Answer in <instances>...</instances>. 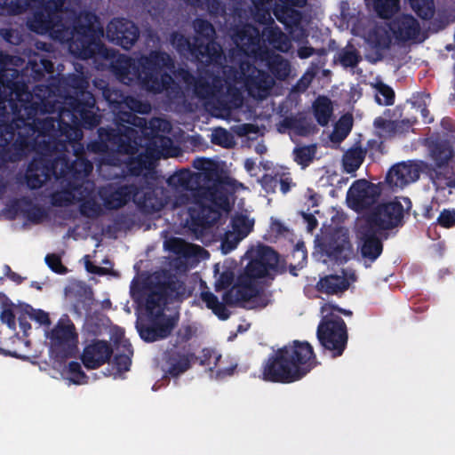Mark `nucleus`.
<instances>
[{"label":"nucleus","mask_w":455,"mask_h":455,"mask_svg":"<svg viewBox=\"0 0 455 455\" xmlns=\"http://www.w3.org/2000/svg\"><path fill=\"white\" fill-rule=\"evenodd\" d=\"M45 260L48 266L57 273H63L65 267L62 266L60 259L55 254L47 255Z\"/></svg>","instance_id":"nucleus-41"},{"label":"nucleus","mask_w":455,"mask_h":455,"mask_svg":"<svg viewBox=\"0 0 455 455\" xmlns=\"http://www.w3.org/2000/svg\"><path fill=\"white\" fill-rule=\"evenodd\" d=\"M330 257L339 261H345L352 255L351 245L347 241L346 232L338 234V240L331 244L327 251Z\"/></svg>","instance_id":"nucleus-23"},{"label":"nucleus","mask_w":455,"mask_h":455,"mask_svg":"<svg viewBox=\"0 0 455 455\" xmlns=\"http://www.w3.org/2000/svg\"><path fill=\"white\" fill-rule=\"evenodd\" d=\"M125 105L132 111L139 113H148L151 109V107L148 103L141 102L133 98H127L125 100Z\"/></svg>","instance_id":"nucleus-38"},{"label":"nucleus","mask_w":455,"mask_h":455,"mask_svg":"<svg viewBox=\"0 0 455 455\" xmlns=\"http://www.w3.org/2000/svg\"><path fill=\"white\" fill-rule=\"evenodd\" d=\"M293 257H296L297 259H301L302 260H304L306 259V253L302 248H300L299 245H297V248L293 252Z\"/></svg>","instance_id":"nucleus-55"},{"label":"nucleus","mask_w":455,"mask_h":455,"mask_svg":"<svg viewBox=\"0 0 455 455\" xmlns=\"http://www.w3.org/2000/svg\"><path fill=\"white\" fill-rule=\"evenodd\" d=\"M253 163L250 162L249 160L246 161L245 166L247 170H251L252 168Z\"/></svg>","instance_id":"nucleus-60"},{"label":"nucleus","mask_w":455,"mask_h":455,"mask_svg":"<svg viewBox=\"0 0 455 455\" xmlns=\"http://www.w3.org/2000/svg\"><path fill=\"white\" fill-rule=\"evenodd\" d=\"M265 147L264 146H258L257 147V151L259 152V153H263L265 151Z\"/></svg>","instance_id":"nucleus-61"},{"label":"nucleus","mask_w":455,"mask_h":455,"mask_svg":"<svg viewBox=\"0 0 455 455\" xmlns=\"http://www.w3.org/2000/svg\"><path fill=\"white\" fill-rule=\"evenodd\" d=\"M358 238L361 254L364 259L375 260L382 251V244L379 238V230L358 220Z\"/></svg>","instance_id":"nucleus-12"},{"label":"nucleus","mask_w":455,"mask_h":455,"mask_svg":"<svg viewBox=\"0 0 455 455\" xmlns=\"http://www.w3.org/2000/svg\"><path fill=\"white\" fill-rule=\"evenodd\" d=\"M364 152L360 148L348 150L343 157V165L347 172H353L362 164L364 158Z\"/></svg>","instance_id":"nucleus-25"},{"label":"nucleus","mask_w":455,"mask_h":455,"mask_svg":"<svg viewBox=\"0 0 455 455\" xmlns=\"http://www.w3.org/2000/svg\"><path fill=\"white\" fill-rule=\"evenodd\" d=\"M52 174L60 180L62 191L54 194V203L82 202L81 212L87 217H97L103 212V206L97 202L96 194L92 191L93 184L84 180L92 172V165L83 158L77 157L72 167L68 166L65 158H59L52 164Z\"/></svg>","instance_id":"nucleus-4"},{"label":"nucleus","mask_w":455,"mask_h":455,"mask_svg":"<svg viewBox=\"0 0 455 455\" xmlns=\"http://www.w3.org/2000/svg\"><path fill=\"white\" fill-rule=\"evenodd\" d=\"M111 348L107 342L98 341L87 346L83 353L82 361L88 369H95L105 363L110 357Z\"/></svg>","instance_id":"nucleus-17"},{"label":"nucleus","mask_w":455,"mask_h":455,"mask_svg":"<svg viewBox=\"0 0 455 455\" xmlns=\"http://www.w3.org/2000/svg\"><path fill=\"white\" fill-rule=\"evenodd\" d=\"M254 220L250 219L247 215H236L232 220L231 230H228L223 240V249L227 251L234 249L237 243L243 240L252 230Z\"/></svg>","instance_id":"nucleus-15"},{"label":"nucleus","mask_w":455,"mask_h":455,"mask_svg":"<svg viewBox=\"0 0 455 455\" xmlns=\"http://www.w3.org/2000/svg\"><path fill=\"white\" fill-rule=\"evenodd\" d=\"M379 194L380 189L378 185L359 180L349 188L347 202L350 208L359 212L372 204Z\"/></svg>","instance_id":"nucleus-10"},{"label":"nucleus","mask_w":455,"mask_h":455,"mask_svg":"<svg viewBox=\"0 0 455 455\" xmlns=\"http://www.w3.org/2000/svg\"><path fill=\"white\" fill-rule=\"evenodd\" d=\"M311 54L310 52V50L308 49H305V50H299V55L301 57V58H307V57H309Z\"/></svg>","instance_id":"nucleus-58"},{"label":"nucleus","mask_w":455,"mask_h":455,"mask_svg":"<svg viewBox=\"0 0 455 455\" xmlns=\"http://www.w3.org/2000/svg\"><path fill=\"white\" fill-rule=\"evenodd\" d=\"M127 132H128L127 137H128V138H131L132 134L133 133V130H132V129L128 128V129H127Z\"/></svg>","instance_id":"nucleus-62"},{"label":"nucleus","mask_w":455,"mask_h":455,"mask_svg":"<svg viewBox=\"0 0 455 455\" xmlns=\"http://www.w3.org/2000/svg\"><path fill=\"white\" fill-rule=\"evenodd\" d=\"M7 127H1L0 128V147H4L9 140H12V133L7 132L6 136L4 138H2L4 130H6Z\"/></svg>","instance_id":"nucleus-52"},{"label":"nucleus","mask_w":455,"mask_h":455,"mask_svg":"<svg viewBox=\"0 0 455 455\" xmlns=\"http://www.w3.org/2000/svg\"><path fill=\"white\" fill-rule=\"evenodd\" d=\"M340 62L345 67H353L358 62V56L352 49H347L340 53Z\"/></svg>","instance_id":"nucleus-39"},{"label":"nucleus","mask_w":455,"mask_h":455,"mask_svg":"<svg viewBox=\"0 0 455 455\" xmlns=\"http://www.w3.org/2000/svg\"><path fill=\"white\" fill-rule=\"evenodd\" d=\"M374 9L382 18H388L398 11V0H375Z\"/></svg>","instance_id":"nucleus-28"},{"label":"nucleus","mask_w":455,"mask_h":455,"mask_svg":"<svg viewBox=\"0 0 455 455\" xmlns=\"http://www.w3.org/2000/svg\"><path fill=\"white\" fill-rule=\"evenodd\" d=\"M332 115L331 100L326 97H319L315 101V118L321 125H325Z\"/></svg>","instance_id":"nucleus-24"},{"label":"nucleus","mask_w":455,"mask_h":455,"mask_svg":"<svg viewBox=\"0 0 455 455\" xmlns=\"http://www.w3.org/2000/svg\"><path fill=\"white\" fill-rule=\"evenodd\" d=\"M278 262L277 254L269 247L259 248L239 276L237 283L225 296L228 303L249 302L260 292V279L267 275Z\"/></svg>","instance_id":"nucleus-6"},{"label":"nucleus","mask_w":455,"mask_h":455,"mask_svg":"<svg viewBox=\"0 0 455 455\" xmlns=\"http://www.w3.org/2000/svg\"><path fill=\"white\" fill-rule=\"evenodd\" d=\"M28 315L31 319L36 320L41 324L49 325L50 320L48 314L42 311V310H36L33 308H30L29 312H28Z\"/></svg>","instance_id":"nucleus-42"},{"label":"nucleus","mask_w":455,"mask_h":455,"mask_svg":"<svg viewBox=\"0 0 455 455\" xmlns=\"http://www.w3.org/2000/svg\"><path fill=\"white\" fill-rule=\"evenodd\" d=\"M214 164L206 159H197L194 166L200 172L192 173L183 170L169 179V184L180 189L182 194L176 200V206L187 205L193 224L204 227L215 222L221 212L230 210V200L226 186L215 182L212 187H200L199 184L207 178V172L213 169Z\"/></svg>","instance_id":"nucleus-3"},{"label":"nucleus","mask_w":455,"mask_h":455,"mask_svg":"<svg viewBox=\"0 0 455 455\" xmlns=\"http://www.w3.org/2000/svg\"><path fill=\"white\" fill-rule=\"evenodd\" d=\"M68 371L72 375L69 379L74 384H82L84 379V373L81 371V366L76 362H72L68 365Z\"/></svg>","instance_id":"nucleus-40"},{"label":"nucleus","mask_w":455,"mask_h":455,"mask_svg":"<svg viewBox=\"0 0 455 455\" xmlns=\"http://www.w3.org/2000/svg\"><path fill=\"white\" fill-rule=\"evenodd\" d=\"M312 348L308 342L293 341L277 350L262 372L263 379L274 382H292L310 371Z\"/></svg>","instance_id":"nucleus-5"},{"label":"nucleus","mask_w":455,"mask_h":455,"mask_svg":"<svg viewBox=\"0 0 455 455\" xmlns=\"http://www.w3.org/2000/svg\"><path fill=\"white\" fill-rule=\"evenodd\" d=\"M164 246L167 250L184 256L195 255L203 257V255L207 254V252L201 247L188 243L180 238H171L166 240Z\"/></svg>","instance_id":"nucleus-21"},{"label":"nucleus","mask_w":455,"mask_h":455,"mask_svg":"<svg viewBox=\"0 0 455 455\" xmlns=\"http://www.w3.org/2000/svg\"><path fill=\"white\" fill-rule=\"evenodd\" d=\"M232 371V369H228L227 371H224V370H221V369H219L218 370V374L219 375H225V374H230Z\"/></svg>","instance_id":"nucleus-59"},{"label":"nucleus","mask_w":455,"mask_h":455,"mask_svg":"<svg viewBox=\"0 0 455 455\" xmlns=\"http://www.w3.org/2000/svg\"><path fill=\"white\" fill-rule=\"evenodd\" d=\"M341 310L331 303L321 307L322 320L318 326L317 336L321 344L332 351L333 355H340L347 344L346 325L339 316Z\"/></svg>","instance_id":"nucleus-7"},{"label":"nucleus","mask_w":455,"mask_h":455,"mask_svg":"<svg viewBox=\"0 0 455 455\" xmlns=\"http://www.w3.org/2000/svg\"><path fill=\"white\" fill-rule=\"evenodd\" d=\"M277 38L274 39L272 44L273 46L281 52H287L290 49V41L287 36L281 32L276 34Z\"/></svg>","instance_id":"nucleus-43"},{"label":"nucleus","mask_w":455,"mask_h":455,"mask_svg":"<svg viewBox=\"0 0 455 455\" xmlns=\"http://www.w3.org/2000/svg\"><path fill=\"white\" fill-rule=\"evenodd\" d=\"M150 127L152 128V130L157 129V130L163 131V132L170 130L169 123L163 119H160V118H156V119L151 120Z\"/></svg>","instance_id":"nucleus-47"},{"label":"nucleus","mask_w":455,"mask_h":455,"mask_svg":"<svg viewBox=\"0 0 455 455\" xmlns=\"http://www.w3.org/2000/svg\"><path fill=\"white\" fill-rule=\"evenodd\" d=\"M45 122H46L49 125H51V126H52V127L54 126L53 121H52V119H50V120L45 119Z\"/></svg>","instance_id":"nucleus-63"},{"label":"nucleus","mask_w":455,"mask_h":455,"mask_svg":"<svg viewBox=\"0 0 455 455\" xmlns=\"http://www.w3.org/2000/svg\"><path fill=\"white\" fill-rule=\"evenodd\" d=\"M1 320L3 323H6L10 328H14L15 326V316L12 311L9 308H4L1 313Z\"/></svg>","instance_id":"nucleus-45"},{"label":"nucleus","mask_w":455,"mask_h":455,"mask_svg":"<svg viewBox=\"0 0 455 455\" xmlns=\"http://www.w3.org/2000/svg\"><path fill=\"white\" fill-rule=\"evenodd\" d=\"M291 187V183L288 179H282L280 180V188L283 193H286L289 191Z\"/></svg>","instance_id":"nucleus-54"},{"label":"nucleus","mask_w":455,"mask_h":455,"mask_svg":"<svg viewBox=\"0 0 455 455\" xmlns=\"http://www.w3.org/2000/svg\"><path fill=\"white\" fill-rule=\"evenodd\" d=\"M117 368L120 371H128L131 365V361L126 355H120L116 358Z\"/></svg>","instance_id":"nucleus-49"},{"label":"nucleus","mask_w":455,"mask_h":455,"mask_svg":"<svg viewBox=\"0 0 455 455\" xmlns=\"http://www.w3.org/2000/svg\"><path fill=\"white\" fill-rule=\"evenodd\" d=\"M419 177V165L414 162H404L393 166L387 174V180L390 186L403 188L416 181Z\"/></svg>","instance_id":"nucleus-16"},{"label":"nucleus","mask_w":455,"mask_h":455,"mask_svg":"<svg viewBox=\"0 0 455 455\" xmlns=\"http://www.w3.org/2000/svg\"><path fill=\"white\" fill-rule=\"evenodd\" d=\"M188 368V360L182 359L179 363V369H177L176 367H173L171 372L173 375H178V374H180L181 372H184Z\"/></svg>","instance_id":"nucleus-51"},{"label":"nucleus","mask_w":455,"mask_h":455,"mask_svg":"<svg viewBox=\"0 0 455 455\" xmlns=\"http://www.w3.org/2000/svg\"><path fill=\"white\" fill-rule=\"evenodd\" d=\"M271 229L273 232L278 235H288L290 233V229L287 226L282 223L280 220H273L271 223Z\"/></svg>","instance_id":"nucleus-46"},{"label":"nucleus","mask_w":455,"mask_h":455,"mask_svg":"<svg viewBox=\"0 0 455 455\" xmlns=\"http://www.w3.org/2000/svg\"><path fill=\"white\" fill-rule=\"evenodd\" d=\"M234 132L239 136H245L251 132H256V129L251 124H244L235 126Z\"/></svg>","instance_id":"nucleus-48"},{"label":"nucleus","mask_w":455,"mask_h":455,"mask_svg":"<svg viewBox=\"0 0 455 455\" xmlns=\"http://www.w3.org/2000/svg\"><path fill=\"white\" fill-rule=\"evenodd\" d=\"M62 0H7L0 4V14H19L30 8L33 14L27 25L37 34H48L52 39L70 42L69 51L81 59L102 57L117 78L125 84L139 82L146 90L159 92L173 82L167 70L172 68L166 53L153 52L138 62L109 51L100 44L103 29L92 13L76 15L75 11L64 10Z\"/></svg>","instance_id":"nucleus-1"},{"label":"nucleus","mask_w":455,"mask_h":455,"mask_svg":"<svg viewBox=\"0 0 455 455\" xmlns=\"http://www.w3.org/2000/svg\"><path fill=\"white\" fill-rule=\"evenodd\" d=\"M311 226H312V222L310 220H308V228H311Z\"/></svg>","instance_id":"nucleus-64"},{"label":"nucleus","mask_w":455,"mask_h":455,"mask_svg":"<svg viewBox=\"0 0 455 455\" xmlns=\"http://www.w3.org/2000/svg\"><path fill=\"white\" fill-rule=\"evenodd\" d=\"M352 127V117L350 116H343L335 124L334 130L330 135L331 141L339 143L349 133Z\"/></svg>","instance_id":"nucleus-26"},{"label":"nucleus","mask_w":455,"mask_h":455,"mask_svg":"<svg viewBox=\"0 0 455 455\" xmlns=\"http://www.w3.org/2000/svg\"><path fill=\"white\" fill-rule=\"evenodd\" d=\"M201 298L203 301L206 304V307L212 310V312L218 315L221 319H227L228 317V313L225 307V306L220 303L217 297L212 293L205 291L202 292Z\"/></svg>","instance_id":"nucleus-27"},{"label":"nucleus","mask_w":455,"mask_h":455,"mask_svg":"<svg viewBox=\"0 0 455 455\" xmlns=\"http://www.w3.org/2000/svg\"><path fill=\"white\" fill-rule=\"evenodd\" d=\"M275 15L277 20L287 25L297 23L299 20V14L289 6H276Z\"/></svg>","instance_id":"nucleus-30"},{"label":"nucleus","mask_w":455,"mask_h":455,"mask_svg":"<svg viewBox=\"0 0 455 455\" xmlns=\"http://www.w3.org/2000/svg\"><path fill=\"white\" fill-rule=\"evenodd\" d=\"M49 177V169L43 160L34 161L26 174L28 186L31 188H40Z\"/></svg>","instance_id":"nucleus-20"},{"label":"nucleus","mask_w":455,"mask_h":455,"mask_svg":"<svg viewBox=\"0 0 455 455\" xmlns=\"http://www.w3.org/2000/svg\"><path fill=\"white\" fill-rule=\"evenodd\" d=\"M122 120L125 121L128 124H134V125H141L142 124V121L141 120H139L138 123H136L135 117L133 116H132V115H128L126 119L122 118Z\"/></svg>","instance_id":"nucleus-56"},{"label":"nucleus","mask_w":455,"mask_h":455,"mask_svg":"<svg viewBox=\"0 0 455 455\" xmlns=\"http://www.w3.org/2000/svg\"><path fill=\"white\" fill-rule=\"evenodd\" d=\"M85 267L89 272L96 273V274H103L104 271L101 267H96L92 265V263L89 260L88 257L84 258Z\"/></svg>","instance_id":"nucleus-50"},{"label":"nucleus","mask_w":455,"mask_h":455,"mask_svg":"<svg viewBox=\"0 0 455 455\" xmlns=\"http://www.w3.org/2000/svg\"><path fill=\"white\" fill-rule=\"evenodd\" d=\"M172 141L169 138L155 134L148 150V156L153 159L172 156Z\"/></svg>","instance_id":"nucleus-22"},{"label":"nucleus","mask_w":455,"mask_h":455,"mask_svg":"<svg viewBox=\"0 0 455 455\" xmlns=\"http://www.w3.org/2000/svg\"><path fill=\"white\" fill-rule=\"evenodd\" d=\"M233 280V275L232 273L226 271L223 272L219 279L216 281V287L218 289L225 288L226 286L229 285Z\"/></svg>","instance_id":"nucleus-44"},{"label":"nucleus","mask_w":455,"mask_h":455,"mask_svg":"<svg viewBox=\"0 0 455 455\" xmlns=\"http://www.w3.org/2000/svg\"><path fill=\"white\" fill-rule=\"evenodd\" d=\"M107 37L124 49H130L136 42L139 33L136 26L126 20H114L107 27Z\"/></svg>","instance_id":"nucleus-11"},{"label":"nucleus","mask_w":455,"mask_h":455,"mask_svg":"<svg viewBox=\"0 0 455 455\" xmlns=\"http://www.w3.org/2000/svg\"><path fill=\"white\" fill-rule=\"evenodd\" d=\"M180 75L182 76L186 84H188V85H192L195 79L188 72L182 70Z\"/></svg>","instance_id":"nucleus-53"},{"label":"nucleus","mask_w":455,"mask_h":455,"mask_svg":"<svg viewBox=\"0 0 455 455\" xmlns=\"http://www.w3.org/2000/svg\"><path fill=\"white\" fill-rule=\"evenodd\" d=\"M391 39L390 33L386 27H379L369 35L368 40L376 45L386 46Z\"/></svg>","instance_id":"nucleus-34"},{"label":"nucleus","mask_w":455,"mask_h":455,"mask_svg":"<svg viewBox=\"0 0 455 455\" xmlns=\"http://www.w3.org/2000/svg\"><path fill=\"white\" fill-rule=\"evenodd\" d=\"M437 221L443 228L453 227L455 225V209L442 211Z\"/></svg>","instance_id":"nucleus-37"},{"label":"nucleus","mask_w":455,"mask_h":455,"mask_svg":"<svg viewBox=\"0 0 455 455\" xmlns=\"http://www.w3.org/2000/svg\"><path fill=\"white\" fill-rule=\"evenodd\" d=\"M212 140L218 145L230 148L234 145L233 136L223 128H216L212 134Z\"/></svg>","instance_id":"nucleus-32"},{"label":"nucleus","mask_w":455,"mask_h":455,"mask_svg":"<svg viewBox=\"0 0 455 455\" xmlns=\"http://www.w3.org/2000/svg\"><path fill=\"white\" fill-rule=\"evenodd\" d=\"M143 204L146 207H152L156 210H158L162 206V204H160L157 206L155 205L153 203L150 202V198H146L145 201L143 202Z\"/></svg>","instance_id":"nucleus-57"},{"label":"nucleus","mask_w":455,"mask_h":455,"mask_svg":"<svg viewBox=\"0 0 455 455\" xmlns=\"http://www.w3.org/2000/svg\"><path fill=\"white\" fill-rule=\"evenodd\" d=\"M378 133L381 137H390L396 133L397 124L395 122L389 121L384 117H378L374 122Z\"/></svg>","instance_id":"nucleus-31"},{"label":"nucleus","mask_w":455,"mask_h":455,"mask_svg":"<svg viewBox=\"0 0 455 455\" xmlns=\"http://www.w3.org/2000/svg\"><path fill=\"white\" fill-rule=\"evenodd\" d=\"M134 192L133 186L115 187L109 185L99 191V196L105 207L117 209L124 205L131 199L132 195H134L135 201H139V194Z\"/></svg>","instance_id":"nucleus-13"},{"label":"nucleus","mask_w":455,"mask_h":455,"mask_svg":"<svg viewBox=\"0 0 455 455\" xmlns=\"http://www.w3.org/2000/svg\"><path fill=\"white\" fill-rule=\"evenodd\" d=\"M412 9L423 19L433 14V3L431 0H410Z\"/></svg>","instance_id":"nucleus-33"},{"label":"nucleus","mask_w":455,"mask_h":455,"mask_svg":"<svg viewBox=\"0 0 455 455\" xmlns=\"http://www.w3.org/2000/svg\"><path fill=\"white\" fill-rule=\"evenodd\" d=\"M390 33L395 39L407 41L419 38V26L411 16H403L390 26Z\"/></svg>","instance_id":"nucleus-18"},{"label":"nucleus","mask_w":455,"mask_h":455,"mask_svg":"<svg viewBox=\"0 0 455 455\" xmlns=\"http://www.w3.org/2000/svg\"><path fill=\"white\" fill-rule=\"evenodd\" d=\"M350 282V278L344 273L330 275L321 278L316 287L319 291L327 294H338L347 290Z\"/></svg>","instance_id":"nucleus-19"},{"label":"nucleus","mask_w":455,"mask_h":455,"mask_svg":"<svg viewBox=\"0 0 455 455\" xmlns=\"http://www.w3.org/2000/svg\"><path fill=\"white\" fill-rule=\"evenodd\" d=\"M432 156L436 161L438 166L441 167L451 158L452 150L446 145L438 146L433 150Z\"/></svg>","instance_id":"nucleus-35"},{"label":"nucleus","mask_w":455,"mask_h":455,"mask_svg":"<svg viewBox=\"0 0 455 455\" xmlns=\"http://www.w3.org/2000/svg\"><path fill=\"white\" fill-rule=\"evenodd\" d=\"M194 26L197 34L194 44L182 35H174L172 44L182 54L190 53L207 67L204 76H202L193 85L199 97L216 100L228 108L241 105L243 90H247L253 98H265L274 81L269 75L251 67V59L266 61V66L279 78H284L289 74V63L278 55L269 58L267 52H262L259 30L248 25L234 36L238 50L233 53L235 56L231 62H235L237 59L241 62L240 70L228 76L234 67L222 65L220 46L212 41L215 34L213 27L203 20H196ZM224 60H227L226 58Z\"/></svg>","instance_id":"nucleus-2"},{"label":"nucleus","mask_w":455,"mask_h":455,"mask_svg":"<svg viewBox=\"0 0 455 455\" xmlns=\"http://www.w3.org/2000/svg\"><path fill=\"white\" fill-rule=\"evenodd\" d=\"M376 89V101L379 105H391L394 102L393 90L381 82H377L374 85Z\"/></svg>","instance_id":"nucleus-29"},{"label":"nucleus","mask_w":455,"mask_h":455,"mask_svg":"<svg viewBox=\"0 0 455 455\" xmlns=\"http://www.w3.org/2000/svg\"><path fill=\"white\" fill-rule=\"evenodd\" d=\"M295 161L305 168L312 160V149L310 147H299L294 150Z\"/></svg>","instance_id":"nucleus-36"},{"label":"nucleus","mask_w":455,"mask_h":455,"mask_svg":"<svg viewBox=\"0 0 455 455\" xmlns=\"http://www.w3.org/2000/svg\"><path fill=\"white\" fill-rule=\"evenodd\" d=\"M162 289L158 291H153L143 299L140 295L132 291V296L140 303H145L147 311L152 318V325L142 328L140 336L147 341H155L170 334L175 325V319L164 315V306L165 305L164 293Z\"/></svg>","instance_id":"nucleus-8"},{"label":"nucleus","mask_w":455,"mask_h":455,"mask_svg":"<svg viewBox=\"0 0 455 455\" xmlns=\"http://www.w3.org/2000/svg\"><path fill=\"white\" fill-rule=\"evenodd\" d=\"M52 346L64 353L71 352L77 344V333L69 320H61L51 334Z\"/></svg>","instance_id":"nucleus-14"},{"label":"nucleus","mask_w":455,"mask_h":455,"mask_svg":"<svg viewBox=\"0 0 455 455\" xmlns=\"http://www.w3.org/2000/svg\"><path fill=\"white\" fill-rule=\"evenodd\" d=\"M404 204L409 207L410 202L406 198H403V202L395 199L379 205L368 218L360 220L379 231L395 227L403 215Z\"/></svg>","instance_id":"nucleus-9"}]
</instances>
